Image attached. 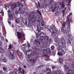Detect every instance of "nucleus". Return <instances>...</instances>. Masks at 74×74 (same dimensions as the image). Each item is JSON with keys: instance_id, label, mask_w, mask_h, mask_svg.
Wrapping results in <instances>:
<instances>
[{"instance_id": "obj_59", "label": "nucleus", "mask_w": 74, "mask_h": 74, "mask_svg": "<svg viewBox=\"0 0 74 74\" xmlns=\"http://www.w3.org/2000/svg\"><path fill=\"white\" fill-rule=\"evenodd\" d=\"M0 5H1V1H0Z\"/></svg>"}, {"instance_id": "obj_51", "label": "nucleus", "mask_w": 74, "mask_h": 74, "mask_svg": "<svg viewBox=\"0 0 74 74\" xmlns=\"http://www.w3.org/2000/svg\"><path fill=\"white\" fill-rule=\"evenodd\" d=\"M59 33H58V34H56V36H57V37H58V35H59Z\"/></svg>"}, {"instance_id": "obj_19", "label": "nucleus", "mask_w": 74, "mask_h": 74, "mask_svg": "<svg viewBox=\"0 0 74 74\" xmlns=\"http://www.w3.org/2000/svg\"><path fill=\"white\" fill-rule=\"evenodd\" d=\"M72 15V13H70L69 14V15H68L67 17L66 23H67L68 24H70L71 22V20L69 19V16H70V15Z\"/></svg>"}, {"instance_id": "obj_1", "label": "nucleus", "mask_w": 74, "mask_h": 74, "mask_svg": "<svg viewBox=\"0 0 74 74\" xmlns=\"http://www.w3.org/2000/svg\"><path fill=\"white\" fill-rule=\"evenodd\" d=\"M19 8L18 11H16L15 12L16 14H18V12L19 14H23L25 12V10L27 9V7L26 5H23L19 3H13L12 4L11 6V8L12 10H14V8H15L17 7Z\"/></svg>"}, {"instance_id": "obj_12", "label": "nucleus", "mask_w": 74, "mask_h": 74, "mask_svg": "<svg viewBox=\"0 0 74 74\" xmlns=\"http://www.w3.org/2000/svg\"><path fill=\"white\" fill-rule=\"evenodd\" d=\"M25 72L23 70L18 69V71H17L16 72H13L12 74H24V73Z\"/></svg>"}, {"instance_id": "obj_11", "label": "nucleus", "mask_w": 74, "mask_h": 74, "mask_svg": "<svg viewBox=\"0 0 74 74\" xmlns=\"http://www.w3.org/2000/svg\"><path fill=\"white\" fill-rule=\"evenodd\" d=\"M62 3H56L54 5V6L53 7H52L51 8V11L52 12H54L55 11V10L56 8H59L60 7H61L62 5Z\"/></svg>"}, {"instance_id": "obj_6", "label": "nucleus", "mask_w": 74, "mask_h": 74, "mask_svg": "<svg viewBox=\"0 0 74 74\" xmlns=\"http://www.w3.org/2000/svg\"><path fill=\"white\" fill-rule=\"evenodd\" d=\"M25 53H26L27 55L28 56V62H29L32 61L33 63H34L36 60V58H34L33 59L32 58V57H34V53L32 52V50L31 49L26 50Z\"/></svg>"}, {"instance_id": "obj_13", "label": "nucleus", "mask_w": 74, "mask_h": 74, "mask_svg": "<svg viewBox=\"0 0 74 74\" xmlns=\"http://www.w3.org/2000/svg\"><path fill=\"white\" fill-rule=\"evenodd\" d=\"M8 54L9 55V56H11L12 59H14V51L12 49L10 50L9 52H8Z\"/></svg>"}, {"instance_id": "obj_61", "label": "nucleus", "mask_w": 74, "mask_h": 74, "mask_svg": "<svg viewBox=\"0 0 74 74\" xmlns=\"http://www.w3.org/2000/svg\"><path fill=\"white\" fill-rule=\"evenodd\" d=\"M16 69H15L14 70V71H16Z\"/></svg>"}, {"instance_id": "obj_41", "label": "nucleus", "mask_w": 74, "mask_h": 74, "mask_svg": "<svg viewBox=\"0 0 74 74\" xmlns=\"http://www.w3.org/2000/svg\"><path fill=\"white\" fill-rule=\"evenodd\" d=\"M57 49L58 51H60V50L61 49V48L59 47H58L57 48Z\"/></svg>"}, {"instance_id": "obj_4", "label": "nucleus", "mask_w": 74, "mask_h": 74, "mask_svg": "<svg viewBox=\"0 0 74 74\" xmlns=\"http://www.w3.org/2000/svg\"><path fill=\"white\" fill-rule=\"evenodd\" d=\"M38 18V17L35 16L33 13H31L29 15L28 18L26 19L25 24L26 25H29L32 23H34Z\"/></svg>"}, {"instance_id": "obj_54", "label": "nucleus", "mask_w": 74, "mask_h": 74, "mask_svg": "<svg viewBox=\"0 0 74 74\" xmlns=\"http://www.w3.org/2000/svg\"><path fill=\"white\" fill-rule=\"evenodd\" d=\"M65 0H59L60 1H64Z\"/></svg>"}, {"instance_id": "obj_10", "label": "nucleus", "mask_w": 74, "mask_h": 74, "mask_svg": "<svg viewBox=\"0 0 74 74\" xmlns=\"http://www.w3.org/2000/svg\"><path fill=\"white\" fill-rule=\"evenodd\" d=\"M64 69L65 70H67V71H68V73H66V74H74V64H72L71 65V66L70 67L71 69H73L74 70H72L71 71V70H70V69L69 67H68L67 65H64Z\"/></svg>"}, {"instance_id": "obj_33", "label": "nucleus", "mask_w": 74, "mask_h": 74, "mask_svg": "<svg viewBox=\"0 0 74 74\" xmlns=\"http://www.w3.org/2000/svg\"><path fill=\"white\" fill-rule=\"evenodd\" d=\"M47 29L48 30H49L50 32H51V30L52 29V27H51V26H48L47 27Z\"/></svg>"}, {"instance_id": "obj_35", "label": "nucleus", "mask_w": 74, "mask_h": 74, "mask_svg": "<svg viewBox=\"0 0 74 74\" xmlns=\"http://www.w3.org/2000/svg\"><path fill=\"white\" fill-rule=\"evenodd\" d=\"M46 70L47 71H49V72H50L51 71V69H49V68H47L46 69Z\"/></svg>"}, {"instance_id": "obj_31", "label": "nucleus", "mask_w": 74, "mask_h": 74, "mask_svg": "<svg viewBox=\"0 0 74 74\" xmlns=\"http://www.w3.org/2000/svg\"><path fill=\"white\" fill-rule=\"evenodd\" d=\"M67 44L70 45H71L73 44V42H71L69 40H68L67 42Z\"/></svg>"}, {"instance_id": "obj_34", "label": "nucleus", "mask_w": 74, "mask_h": 74, "mask_svg": "<svg viewBox=\"0 0 74 74\" xmlns=\"http://www.w3.org/2000/svg\"><path fill=\"white\" fill-rule=\"evenodd\" d=\"M51 49L52 51H54V49H55V46L53 45H52L51 47Z\"/></svg>"}, {"instance_id": "obj_43", "label": "nucleus", "mask_w": 74, "mask_h": 74, "mask_svg": "<svg viewBox=\"0 0 74 74\" xmlns=\"http://www.w3.org/2000/svg\"><path fill=\"white\" fill-rule=\"evenodd\" d=\"M51 68H52V69H55L56 68V66H51Z\"/></svg>"}, {"instance_id": "obj_50", "label": "nucleus", "mask_w": 74, "mask_h": 74, "mask_svg": "<svg viewBox=\"0 0 74 74\" xmlns=\"http://www.w3.org/2000/svg\"><path fill=\"white\" fill-rule=\"evenodd\" d=\"M52 2H53V0H50V4H51L52 3Z\"/></svg>"}, {"instance_id": "obj_17", "label": "nucleus", "mask_w": 74, "mask_h": 74, "mask_svg": "<svg viewBox=\"0 0 74 74\" xmlns=\"http://www.w3.org/2000/svg\"><path fill=\"white\" fill-rule=\"evenodd\" d=\"M17 52L18 55L20 56V58L21 59H23V56L22 55V52L19 51H17Z\"/></svg>"}, {"instance_id": "obj_60", "label": "nucleus", "mask_w": 74, "mask_h": 74, "mask_svg": "<svg viewBox=\"0 0 74 74\" xmlns=\"http://www.w3.org/2000/svg\"><path fill=\"white\" fill-rule=\"evenodd\" d=\"M15 32H17V30H16V31H15Z\"/></svg>"}, {"instance_id": "obj_24", "label": "nucleus", "mask_w": 74, "mask_h": 74, "mask_svg": "<svg viewBox=\"0 0 74 74\" xmlns=\"http://www.w3.org/2000/svg\"><path fill=\"white\" fill-rule=\"evenodd\" d=\"M15 35L16 36H17V35L19 38H21L22 35L21 34V33H20V32H17L16 33H15Z\"/></svg>"}, {"instance_id": "obj_23", "label": "nucleus", "mask_w": 74, "mask_h": 74, "mask_svg": "<svg viewBox=\"0 0 74 74\" xmlns=\"http://www.w3.org/2000/svg\"><path fill=\"white\" fill-rule=\"evenodd\" d=\"M34 44H36V43H38L39 45H40V42L39 41V39L38 38L36 39L34 41Z\"/></svg>"}, {"instance_id": "obj_30", "label": "nucleus", "mask_w": 74, "mask_h": 74, "mask_svg": "<svg viewBox=\"0 0 74 74\" xmlns=\"http://www.w3.org/2000/svg\"><path fill=\"white\" fill-rule=\"evenodd\" d=\"M59 62L60 63H62L63 62V58H59Z\"/></svg>"}, {"instance_id": "obj_18", "label": "nucleus", "mask_w": 74, "mask_h": 74, "mask_svg": "<svg viewBox=\"0 0 74 74\" xmlns=\"http://www.w3.org/2000/svg\"><path fill=\"white\" fill-rule=\"evenodd\" d=\"M26 45V44L25 43L21 47V49L22 51H23L24 53H25L26 52V46L25 45Z\"/></svg>"}, {"instance_id": "obj_47", "label": "nucleus", "mask_w": 74, "mask_h": 74, "mask_svg": "<svg viewBox=\"0 0 74 74\" xmlns=\"http://www.w3.org/2000/svg\"><path fill=\"white\" fill-rule=\"evenodd\" d=\"M3 62H5V63H6V62H7V61L5 60L4 59H3Z\"/></svg>"}, {"instance_id": "obj_8", "label": "nucleus", "mask_w": 74, "mask_h": 74, "mask_svg": "<svg viewBox=\"0 0 74 74\" xmlns=\"http://www.w3.org/2000/svg\"><path fill=\"white\" fill-rule=\"evenodd\" d=\"M36 23L37 25V26H36L37 27V30L39 32H40L41 30H43V28L42 27H40V23L41 26H45V23L44 22V21L41 19L40 20H37Z\"/></svg>"}, {"instance_id": "obj_14", "label": "nucleus", "mask_w": 74, "mask_h": 74, "mask_svg": "<svg viewBox=\"0 0 74 74\" xmlns=\"http://www.w3.org/2000/svg\"><path fill=\"white\" fill-rule=\"evenodd\" d=\"M58 32V30L54 26H52V29L51 30L50 32L53 34H54V33H56Z\"/></svg>"}, {"instance_id": "obj_44", "label": "nucleus", "mask_w": 74, "mask_h": 74, "mask_svg": "<svg viewBox=\"0 0 74 74\" xmlns=\"http://www.w3.org/2000/svg\"><path fill=\"white\" fill-rule=\"evenodd\" d=\"M58 14H59V13H58V12H56V13H55V15L56 16H58Z\"/></svg>"}, {"instance_id": "obj_5", "label": "nucleus", "mask_w": 74, "mask_h": 74, "mask_svg": "<svg viewBox=\"0 0 74 74\" xmlns=\"http://www.w3.org/2000/svg\"><path fill=\"white\" fill-rule=\"evenodd\" d=\"M41 49L43 51V53H44V55H45V57L44 58V60L46 61H49L50 60L49 57L48 56V53L50 54L51 53V50L50 49L48 48L47 49L45 47H44L43 45H41L40 47Z\"/></svg>"}, {"instance_id": "obj_20", "label": "nucleus", "mask_w": 74, "mask_h": 74, "mask_svg": "<svg viewBox=\"0 0 74 74\" xmlns=\"http://www.w3.org/2000/svg\"><path fill=\"white\" fill-rule=\"evenodd\" d=\"M8 15L9 16V20L11 21V20H12L13 18V17L12 16V15L11 14V11L9 10L8 11Z\"/></svg>"}, {"instance_id": "obj_2", "label": "nucleus", "mask_w": 74, "mask_h": 74, "mask_svg": "<svg viewBox=\"0 0 74 74\" xmlns=\"http://www.w3.org/2000/svg\"><path fill=\"white\" fill-rule=\"evenodd\" d=\"M62 27H61V31L64 33H66V34L68 35L69 38L71 41H73V36L71 34V31H70V26H68L66 25V23L64 22L62 25Z\"/></svg>"}, {"instance_id": "obj_53", "label": "nucleus", "mask_w": 74, "mask_h": 74, "mask_svg": "<svg viewBox=\"0 0 74 74\" xmlns=\"http://www.w3.org/2000/svg\"><path fill=\"white\" fill-rule=\"evenodd\" d=\"M5 41H6L7 42H8V40H7V39H5Z\"/></svg>"}, {"instance_id": "obj_29", "label": "nucleus", "mask_w": 74, "mask_h": 74, "mask_svg": "<svg viewBox=\"0 0 74 74\" xmlns=\"http://www.w3.org/2000/svg\"><path fill=\"white\" fill-rule=\"evenodd\" d=\"M8 22L9 23H10V24H9L10 25V26H11L12 27H14V25H13V24H11V23L10 22V21H11V20H9V19H8Z\"/></svg>"}, {"instance_id": "obj_3", "label": "nucleus", "mask_w": 74, "mask_h": 74, "mask_svg": "<svg viewBox=\"0 0 74 74\" xmlns=\"http://www.w3.org/2000/svg\"><path fill=\"white\" fill-rule=\"evenodd\" d=\"M55 42L56 43L58 42L59 46L60 47H62L61 49V51L62 53L64 54L66 53V47L65 46V40L64 38H62L61 39H55Z\"/></svg>"}, {"instance_id": "obj_27", "label": "nucleus", "mask_w": 74, "mask_h": 74, "mask_svg": "<svg viewBox=\"0 0 74 74\" xmlns=\"http://www.w3.org/2000/svg\"><path fill=\"white\" fill-rule=\"evenodd\" d=\"M61 3L62 7H64V10L66 11V10H67V8H64V2H62Z\"/></svg>"}, {"instance_id": "obj_36", "label": "nucleus", "mask_w": 74, "mask_h": 74, "mask_svg": "<svg viewBox=\"0 0 74 74\" xmlns=\"http://www.w3.org/2000/svg\"><path fill=\"white\" fill-rule=\"evenodd\" d=\"M58 55H59V56H62V55H63V54H62V53H60V52H58Z\"/></svg>"}, {"instance_id": "obj_52", "label": "nucleus", "mask_w": 74, "mask_h": 74, "mask_svg": "<svg viewBox=\"0 0 74 74\" xmlns=\"http://www.w3.org/2000/svg\"><path fill=\"white\" fill-rule=\"evenodd\" d=\"M72 51H73V52L74 53V48L72 47Z\"/></svg>"}, {"instance_id": "obj_37", "label": "nucleus", "mask_w": 74, "mask_h": 74, "mask_svg": "<svg viewBox=\"0 0 74 74\" xmlns=\"http://www.w3.org/2000/svg\"><path fill=\"white\" fill-rule=\"evenodd\" d=\"M3 13L4 12H3V11L0 9V13H1L2 15H3V16L4 15V14H3Z\"/></svg>"}, {"instance_id": "obj_57", "label": "nucleus", "mask_w": 74, "mask_h": 74, "mask_svg": "<svg viewBox=\"0 0 74 74\" xmlns=\"http://www.w3.org/2000/svg\"><path fill=\"white\" fill-rule=\"evenodd\" d=\"M23 67L24 68H26V66H24Z\"/></svg>"}, {"instance_id": "obj_40", "label": "nucleus", "mask_w": 74, "mask_h": 74, "mask_svg": "<svg viewBox=\"0 0 74 74\" xmlns=\"http://www.w3.org/2000/svg\"><path fill=\"white\" fill-rule=\"evenodd\" d=\"M37 12L40 15H41V12H40V11L38 10L37 11Z\"/></svg>"}, {"instance_id": "obj_62", "label": "nucleus", "mask_w": 74, "mask_h": 74, "mask_svg": "<svg viewBox=\"0 0 74 74\" xmlns=\"http://www.w3.org/2000/svg\"><path fill=\"white\" fill-rule=\"evenodd\" d=\"M27 15H28V13H27Z\"/></svg>"}, {"instance_id": "obj_39", "label": "nucleus", "mask_w": 74, "mask_h": 74, "mask_svg": "<svg viewBox=\"0 0 74 74\" xmlns=\"http://www.w3.org/2000/svg\"><path fill=\"white\" fill-rule=\"evenodd\" d=\"M8 49H12V46H11V45H9V48Z\"/></svg>"}, {"instance_id": "obj_9", "label": "nucleus", "mask_w": 74, "mask_h": 74, "mask_svg": "<svg viewBox=\"0 0 74 74\" xmlns=\"http://www.w3.org/2000/svg\"><path fill=\"white\" fill-rule=\"evenodd\" d=\"M42 3L40 5V3L39 2H38V3H36L35 5L36 7H37V8H46V7L48 5V2L47 0H42Z\"/></svg>"}, {"instance_id": "obj_46", "label": "nucleus", "mask_w": 74, "mask_h": 74, "mask_svg": "<svg viewBox=\"0 0 74 74\" xmlns=\"http://www.w3.org/2000/svg\"><path fill=\"white\" fill-rule=\"evenodd\" d=\"M6 69H7V68H5V67H3V69L4 71H5V70H6Z\"/></svg>"}, {"instance_id": "obj_22", "label": "nucleus", "mask_w": 74, "mask_h": 74, "mask_svg": "<svg viewBox=\"0 0 74 74\" xmlns=\"http://www.w3.org/2000/svg\"><path fill=\"white\" fill-rule=\"evenodd\" d=\"M23 19H24V18H23V17H20L19 18H18V19H17L16 20V23H19V22H20V21H21V20H23Z\"/></svg>"}, {"instance_id": "obj_21", "label": "nucleus", "mask_w": 74, "mask_h": 74, "mask_svg": "<svg viewBox=\"0 0 74 74\" xmlns=\"http://www.w3.org/2000/svg\"><path fill=\"white\" fill-rule=\"evenodd\" d=\"M52 74H61V71H53Z\"/></svg>"}, {"instance_id": "obj_28", "label": "nucleus", "mask_w": 74, "mask_h": 74, "mask_svg": "<svg viewBox=\"0 0 74 74\" xmlns=\"http://www.w3.org/2000/svg\"><path fill=\"white\" fill-rule=\"evenodd\" d=\"M1 52L4 53V52H5V51L3 49V48L0 47V52Z\"/></svg>"}, {"instance_id": "obj_15", "label": "nucleus", "mask_w": 74, "mask_h": 74, "mask_svg": "<svg viewBox=\"0 0 74 74\" xmlns=\"http://www.w3.org/2000/svg\"><path fill=\"white\" fill-rule=\"evenodd\" d=\"M33 49L34 50L35 53L36 54V55H37V56L39 55L38 52H39V51L41 50V49H37L36 48V47L34 46L33 47Z\"/></svg>"}, {"instance_id": "obj_16", "label": "nucleus", "mask_w": 74, "mask_h": 74, "mask_svg": "<svg viewBox=\"0 0 74 74\" xmlns=\"http://www.w3.org/2000/svg\"><path fill=\"white\" fill-rule=\"evenodd\" d=\"M71 0H66V3H68L67 6L68 7L69 11L71 10V9H70V8H71V5H70V3H71Z\"/></svg>"}, {"instance_id": "obj_58", "label": "nucleus", "mask_w": 74, "mask_h": 74, "mask_svg": "<svg viewBox=\"0 0 74 74\" xmlns=\"http://www.w3.org/2000/svg\"><path fill=\"white\" fill-rule=\"evenodd\" d=\"M23 40H25V37H24V38L23 39Z\"/></svg>"}, {"instance_id": "obj_64", "label": "nucleus", "mask_w": 74, "mask_h": 74, "mask_svg": "<svg viewBox=\"0 0 74 74\" xmlns=\"http://www.w3.org/2000/svg\"><path fill=\"white\" fill-rule=\"evenodd\" d=\"M14 44H15V42H14Z\"/></svg>"}, {"instance_id": "obj_55", "label": "nucleus", "mask_w": 74, "mask_h": 74, "mask_svg": "<svg viewBox=\"0 0 74 74\" xmlns=\"http://www.w3.org/2000/svg\"><path fill=\"white\" fill-rule=\"evenodd\" d=\"M31 30L32 31L33 30V27H31Z\"/></svg>"}, {"instance_id": "obj_7", "label": "nucleus", "mask_w": 74, "mask_h": 74, "mask_svg": "<svg viewBox=\"0 0 74 74\" xmlns=\"http://www.w3.org/2000/svg\"><path fill=\"white\" fill-rule=\"evenodd\" d=\"M37 31L38 32H36V37L37 38H39V39L42 42H45V40L44 39V37L45 36H46V34L44 32H42L40 34H39V31H38L37 29Z\"/></svg>"}, {"instance_id": "obj_38", "label": "nucleus", "mask_w": 74, "mask_h": 74, "mask_svg": "<svg viewBox=\"0 0 74 74\" xmlns=\"http://www.w3.org/2000/svg\"><path fill=\"white\" fill-rule=\"evenodd\" d=\"M1 39L3 41H4V37L3 36H1Z\"/></svg>"}, {"instance_id": "obj_26", "label": "nucleus", "mask_w": 74, "mask_h": 74, "mask_svg": "<svg viewBox=\"0 0 74 74\" xmlns=\"http://www.w3.org/2000/svg\"><path fill=\"white\" fill-rule=\"evenodd\" d=\"M12 4V3H10V4H9V5H7V4L4 5L5 7V8L6 10H7V9L6 8V7H8L9 6H10V5H11Z\"/></svg>"}, {"instance_id": "obj_48", "label": "nucleus", "mask_w": 74, "mask_h": 74, "mask_svg": "<svg viewBox=\"0 0 74 74\" xmlns=\"http://www.w3.org/2000/svg\"><path fill=\"white\" fill-rule=\"evenodd\" d=\"M21 0V1H24V4H25V2L26 1V0Z\"/></svg>"}, {"instance_id": "obj_32", "label": "nucleus", "mask_w": 74, "mask_h": 74, "mask_svg": "<svg viewBox=\"0 0 74 74\" xmlns=\"http://www.w3.org/2000/svg\"><path fill=\"white\" fill-rule=\"evenodd\" d=\"M26 47L27 48H28V49H29V48L30 47V45L28 42H27V45Z\"/></svg>"}, {"instance_id": "obj_25", "label": "nucleus", "mask_w": 74, "mask_h": 74, "mask_svg": "<svg viewBox=\"0 0 74 74\" xmlns=\"http://www.w3.org/2000/svg\"><path fill=\"white\" fill-rule=\"evenodd\" d=\"M44 39L45 40V41H47V42H48V41H49V37L48 36H46L44 37Z\"/></svg>"}, {"instance_id": "obj_49", "label": "nucleus", "mask_w": 74, "mask_h": 74, "mask_svg": "<svg viewBox=\"0 0 74 74\" xmlns=\"http://www.w3.org/2000/svg\"><path fill=\"white\" fill-rule=\"evenodd\" d=\"M49 41L50 42H52V40L50 38L49 40Z\"/></svg>"}, {"instance_id": "obj_42", "label": "nucleus", "mask_w": 74, "mask_h": 74, "mask_svg": "<svg viewBox=\"0 0 74 74\" xmlns=\"http://www.w3.org/2000/svg\"><path fill=\"white\" fill-rule=\"evenodd\" d=\"M62 13H63L62 15L63 16H64V14L65 13V12H64V10H63L62 11Z\"/></svg>"}, {"instance_id": "obj_45", "label": "nucleus", "mask_w": 74, "mask_h": 74, "mask_svg": "<svg viewBox=\"0 0 74 74\" xmlns=\"http://www.w3.org/2000/svg\"><path fill=\"white\" fill-rule=\"evenodd\" d=\"M34 37H33L32 38V39L30 40V41H33V40H34Z\"/></svg>"}, {"instance_id": "obj_56", "label": "nucleus", "mask_w": 74, "mask_h": 74, "mask_svg": "<svg viewBox=\"0 0 74 74\" xmlns=\"http://www.w3.org/2000/svg\"><path fill=\"white\" fill-rule=\"evenodd\" d=\"M46 74H51V73H50L49 72H48V73H46Z\"/></svg>"}, {"instance_id": "obj_63", "label": "nucleus", "mask_w": 74, "mask_h": 74, "mask_svg": "<svg viewBox=\"0 0 74 74\" xmlns=\"http://www.w3.org/2000/svg\"><path fill=\"white\" fill-rule=\"evenodd\" d=\"M1 74V72H0V74Z\"/></svg>"}]
</instances>
